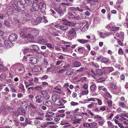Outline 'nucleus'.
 <instances>
[{"mask_svg": "<svg viewBox=\"0 0 128 128\" xmlns=\"http://www.w3.org/2000/svg\"><path fill=\"white\" fill-rule=\"evenodd\" d=\"M87 79V78L86 77H83L82 78L78 80L79 82H84V81L86 82Z\"/></svg>", "mask_w": 128, "mask_h": 128, "instance_id": "51", "label": "nucleus"}, {"mask_svg": "<svg viewBox=\"0 0 128 128\" xmlns=\"http://www.w3.org/2000/svg\"><path fill=\"white\" fill-rule=\"evenodd\" d=\"M33 78H31L28 81H24V83L26 85V87H28L29 86H32L34 85V82H33Z\"/></svg>", "mask_w": 128, "mask_h": 128, "instance_id": "5", "label": "nucleus"}, {"mask_svg": "<svg viewBox=\"0 0 128 128\" xmlns=\"http://www.w3.org/2000/svg\"><path fill=\"white\" fill-rule=\"evenodd\" d=\"M46 45L48 47L53 48H54V46L52 44H51L49 43H46Z\"/></svg>", "mask_w": 128, "mask_h": 128, "instance_id": "50", "label": "nucleus"}, {"mask_svg": "<svg viewBox=\"0 0 128 128\" xmlns=\"http://www.w3.org/2000/svg\"><path fill=\"white\" fill-rule=\"evenodd\" d=\"M73 64L74 67H78L81 66V63L75 61L74 62Z\"/></svg>", "mask_w": 128, "mask_h": 128, "instance_id": "20", "label": "nucleus"}, {"mask_svg": "<svg viewBox=\"0 0 128 128\" xmlns=\"http://www.w3.org/2000/svg\"><path fill=\"white\" fill-rule=\"evenodd\" d=\"M89 84H90V89L91 90L94 91L96 90V87L94 82H90Z\"/></svg>", "mask_w": 128, "mask_h": 128, "instance_id": "10", "label": "nucleus"}, {"mask_svg": "<svg viewBox=\"0 0 128 128\" xmlns=\"http://www.w3.org/2000/svg\"><path fill=\"white\" fill-rule=\"evenodd\" d=\"M54 114L52 112H49L46 113L45 116L46 117H52V116L54 115Z\"/></svg>", "mask_w": 128, "mask_h": 128, "instance_id": "29", "label": "nucleus"}, {"mask_svg": "<svg viewBox=\"0 0 128 128\" xmlns=\"http://www.w3.org/2000/svg\"><path fill=\"white\" fill-rule=\"evenodd\" d=\"M83 23L82 22L77 23L74 24V26L76 28H79L82 26Z\"/></svg>", "mask_w": 128, "mask_h": 128, "instance_id": "19", "label": "nucleus"}, {"mask_svg": "<svg viewBox=\"0 0 128 128\" xmlns=\"http://www.w3.org/2000/svg\"><path fill=\"white\" fill-rule=\"evenodd\" d=\"M20 2H18L17 3L18 4H24L26 3L25 0H19Z\"/></svg>", "mask_w": 128, "mask_h": 128, "instance_id": "47", "label": "nucleus"}, {"mask_svg": "<svg viewBox=\"0 0 128 128\" xmlns=\"http://www.w3.org/2000/svg\"><path fill=\"white\" fill-rule=\"evenodd\" d=\"M91 64L92 66H94L96 68H98L99 67V65L96 63H94L93 62H92Z\"/></svg>", "mask_w": 128, "mask_h": 128, "instance_id": "55", "label": "nucleus"}, {"mask_svg": "<svg viewBox=\"0 0 128 128\" xmlns=\"http://www.w3.org/2000/svg\"><path fill=\"white\" fill-rule=\"evenodd\" d=\"M24 15L26 17L28 18L30 17V14L27 12H24Z\"/></svg>", "mask_w": 128, "mask_h": 128, "instance_id": "63", "label": "nucleus"}, {"mask_svg": "<svg viewBox=\"0 0 128 128\" xmlns=\"http://www.w3.org/2000/svg\"><path fill=\"white\" fill-rule=\"evenodd\" d=\"M29 60L32 63L34 64H36L37 62V59L35 58H30Z\"/></svg>", "mask_w": 128, "mask_h": 128, "instance_id": "27", "label": "nucleus"}, {"mask_svg": "<svg viewBox=\"0 0 128 128\" xmlns=\"http://www.w3.org/2000/svg\"><path fill=\"white\" fill-rule=\"evenodd\" d=\"M22 29H21V31L20 32V35L22 37L25 38H26V34L24 31H23Z\"/></svg>", "mask_w": 128, "mask_h": 128, "instance_id": "22", "label": "nucleus"}, {"mask_svg": "<svg viewBox=\"0 0 128 128\" xmlns=\"http://www.w3.org/2000/svg\"><path fill=\"white\" fill-rule=\"evenodd\" d=\"M12 6L17 11H18V6H17L16 4H12Z\"/></svg>", "mask_w": 128, "mask_h": 128, "instance_id": "60", "label": "nucleus"}, {"mask_svg": "<svg viewBox=\"0 0 128 128\" xmlns=\"http://www.w3.org/2000/svg\"><path fill=\"white\" fill-rule=\"evenodd\" d=\"M82 87L85 90H88V84L86 83H84L82 86Z\"/></svg>", "mask_w": 128, "mask_h": 128, "instance_id": "52", "label": "nucleus"}, {"mask_svg": "<svg viewBox=\"0 0 128 128\" xmlns=\"http://www.w3.org/2000/svg\"><path fill=\"white\" fill-rule=\"evenodd\" d=\"M87 111L88 113L89 114L90 116H94V114L92 112L91 110L87 109Z\"/></svg>", "mask_w": 128, "mask_h": 128, "instance_id": "45", "label": "nucleus"}, {"mask_svg": "<svg viewBox=\"0 0 128 128\" xmlns=\"http://www.w3.org/2000/svg\"><path fill=\"white\" fill-rule=\"evenodd\" d=\"M26 3L27 5L28 6L31 5L32 2L31 0H26Z\"/></svg>", "mask_w": 128, "mask_h": 128, "instance_id": "44", "label": "nucleus"}, {"mask_svg": "<svg viewBox=\"0 0 128 128\" xmlns=\"http://www.w3.org/2000/svg\"><path fill=\"white\" fill-rule=\"evenodd\" d=\"M71 105L72 106H77L79 104L78 102H75L73 101H72L70 103Z\"/></svg>", "mask_w": 128, "mask_h": 128, "instance_id": "48", "label": "nucleus"}, {"mask_svg": "<svg viewBox=\"0 0 128 128\" xmlns=\"http://www.w3.org/2000/svg\"><path fill=\"white\" fill-rule=\"evenodd\" d=\"M34 124L36 126H39L40 124V121L36 120L34 121Z\"/></svg>", "mask_w": 128, "mask_h": 128, "instance_id": "57", "label": "nucleus"}, {"mask_svg": "<svg viewBox=\"0 0 128 128\" xmlns=\"http://www.w3.org/2000/svg\"><path fill=\"white\" fill-rule=\"evenodd\" d=\"M107 103L109 107H110L112 106V102L111 100L108 101Z\"/></svg>", "mask_w": 128, "mask_h": 128, "instance_id": "62", "label": "nucleus"}, {"mask_svg": "<svg viewBox=\"0 0 128 128\" xmlns=\"http://www.w3.org/2000/svg\"><path fill=\"white\" fill-rule=\"evenodd\" d=\"M99 35L101 38H105L109 35L108 33L104 32H100L99 33Z\"/></svg>", "mask_w": 128, "mask_h": 128, "instance_id": "11", "label": "nucleus"}, {"mask_svg": "<svg viewBox=\"0 0 128 128\" xmlns=\"http://www.w3.org/2000/svg\"><path fill=\"white\" fill-rule=\"evenodd\" d=\"M94 118H98V120H102V117L96 114L94 116Z\"/></svg>", "mask_w": 128, "mask_h": 128, "instance_id": "58", "label": "nucleus"}, {"mask_svg": "<svg viewBox=\"0 0 128 128\" xmlns=\"http://www.w3.org/2000/svg\"><path fill=\"white\" fill-rule=\"evenodd\" d=\"M110 87L112 89L114 90L116 89L117 88V86L113 83H112L110 84Z\"/></svg>", "mask_w": 128, "mask_h": 128, "instance_id": "43", "label": "nucleus"}, {"mask_svg": "<svg viewBox=\"0 0 128 128\" xmlns=\"http://www.w3.org/2000/svg\"><path fill=\"white\" fill-rule=\"evenodd\" d=\"M56 10L57 13L60 15L63 14H64V10L62 9L58 8L56 9Z\"/></svg>", "mask_w": 128, "mask_h": 128, "instance_id": "25", "label": "nucleus"}, {"mask_svg": "<svg viewBox=\"0 0 128 128\" xmlns=\"http://www.w3.org/2000/svg\"><path fill=\"white\" fill-rule=\"evenodd\" d=\"M119 29V27L116 26L115 25H114L112 26L111 29L112 31H114L117 30H118Z\"/></svg>", "mask_w": 128, "mask_h": 128, "instance_id": "30", "label": "nucleus"}, {"mask_svg": "<svg viewBox=\"0 0 128 128\" xmlns=\"http://www.w3.org/2000/svg\"><path fill=\"white\" fill-rule=\"evenodd\" d=\"M84 68H81L77 70L75 72H74V74L75 75H76L78 74L79 73V72H82L84 71Z\"/></svg>", "mask_w": 128, "mask_h": 128, "instance_id": "36", "label": "nucleus"}, {"mask_svg": "<svg viewBox=\"0 0 128 128\" xmlns=\"http://www.w3.org/2000/svg\"><path fill=\"white\" fill-rule=\"evenodd\" d=\"M32 24L34 25L38 24L37 22H36V19L32 20Z\"/></svg>", "mask_w": 128, "mask_h": 128, "instance_id": "64", "label": "nucleus"}, {"mask_svg": "<svg viewBox=\"0 0 128 128\" xmlns=\"http://www.w3.org/2000/svg\"><path fill=\"white\" fill-rule=\"evenodd\" d=\"M36 22L38 24L41 22H44L45 23L47 22H48L46 20V17L44 16L42 17H38L36 18Z\"/></svg>", "mask_w": 128, "mask_h": 128, "instance_id": "3", "label": "nucleus"}, {"mask_svg": "<svg viewBox=\"0 0 128 128\" xmlns=\"http://www.w3.org/2000/svg\"><path fill=\"white\" fill-rule=\"evenodd\" d=\"M60 28L62 30H66L68 29V27L66 26H60Z\"/></svg>", "mask_w": 128, "mask_h": 128, "instance_id": "33", "label": "nucleus"}, {"mask_svg": "<svg viewBox=\"0 0 128 128\" xmlns=\"http://www.w3.org/2000/svg\"><path fill=\"white\" fill-rule=\"evenodd\" d=\"M41 70V68L39 66H35L32 68V71L34 72L40 71Z\"/></svg>", "mask_w": 128, "mask_h": 128, "instance_id": "9", "label": "nucleus"}, {"mask_svg": "<svg viewBox=\"0 0 128 128\" xmlns=\"http://www.w3.org/2000/svg\"><path fill=\"white\" fill-rule=\"evenodd\" d=\"M62 102V100L58 98L56 101H55L54 104L56 105L62 106L64 104Z\"/></svg>", "mask_w": 128, "mask_h": 128, "instance_id": "12", "label": "nucleus"}, {"mask_svg": "<svg viewBox=\"0 0 128 128\" xmlns=\"http://www.w3.org/2000/svg\"><path fill=\"white\" fill-rule=\"evenodd\" d=\"M32 10L31 9L30 11L33 12L34 11H37L39 9V4L36 2H33L32 6Z\"/></svg>", "mask_w": 128, "mask_h": 128, "instance_id": "2", "label": "nucleus"}, {"mask_svg": "<svg viewBox=\"0 0 128 128\" xmlns=\"http://www.w3.org/2000/svg\"><path fill=\"white\" fill-rule=\"evenodd\" d=\"M108 59L105 58H102L101 60V61L102 62L105 64H106L108 63Z\"/></svg>", "mask_w": 128, "mask_h": 128, "instance_id": "37", "label": "nucleus"}, {"mask_svg": "<svg viewBox=\"0 0 128 128\" xmlns=\"http://www.w3.org/2000/svg\"><path fill=\"white\" fill-rule=\"evenodd\" d=\"M77 41L80 43L82 44L86 43L88 42L87 40H85L83 39H78L77 40Z\"/></svg>", "mask_w": 128, "mask_h": 128, "instance_id": "21", "label": "nucleus"}, {"mask_svg": "<svg viewBox=\"0 0 128 128\" xmlns=\"http://www.w3.org/2000/svg\"><path fill=\"white\" fill-rule=\"evenodd\" d=\"M23 4H20V6L19 4L18 5V10H20L22 11L24 10L25 9L23 5Z\"/></svg>", "mask_w": 128, "mask_h": 128, "instance_id": "35", "label": "nucleus"}, {"mask_svg": "<svg viewBox=\"0 0 128 128\" xmlns=\"http://www.w3.org/2000/svg\"><path fill=\"white\" fill-rule=\"evenodd\" d=\"M96 98H91L85 100L84 101L86 102V103H88L90 101L95 102L96 101L95 100Z\"/></svg>", "mask_w": 128, "mask_h": 128, "instance_id": "32", "label": "nucleus"}, {"mask_svg": "<svg viewBox=\"0 0 128 128\" xmlns=\"http://www.w3.org/2000/svg\"><path fill=\"white\" fill-rule=\"evenodd\" d=\"M10 40H6L4 41V43L6 47L8 48H10L12 46L13 44Z\"/></svg>", "mask_w": 128, "mask_h": 128, "instance_id": "7", "label": "nucleus"}, {"mask_svg": "<svg viewBox=\"0 0 128 128\" xmlns=\"http://www.w3.org/2000/svg\"><path fill=\"white\" fill-rule=\"evenodd\" d=\"M68 34L73 36L76 33V30L74 28H71L68 30Z\"/></svg>", "mask_w": 128, "mask_h": 128, "instance_id": "14", "label": "nucleus"}, {"mask_svg": "<svg viewBox=\"0 0 128 128\" xmlns=\"http://www.w3.org/2000/svg\"><path fill=\"white\" fill-rule=\"evenodd\" d=\"M74 72V70L72 69H68L66 72V74L68 76L72 74Z\"/></svg>", "mask_w": 128, "mask_h": 128, "instance_id": "26", "label": "nucleus"}, {"mask_svg": "<svg viewBox=\"0 0 128 128\" xmlns=\"http://www.w3.org/2000/svg\"><path fill=\"white\" fill-rule=\"evenodd\" d=\"M105 70H108L109 72H111L114 70V68L112 67H107L104 68Z\"/></svg>", "mask_w": 128, "mask_h": 128, "instance_id": "40", "label": "nucleus"}, {"mask_svg": "<svg viewBox=\"0 0 128 128\" xmlns=\"http://www.w3.org/2000/svg\"><path fill=\"white\" fill-rule=\"evenodd\" d=\"M84 48L82 47L78 48L77 50L78 52L80 54L83 53L84 51Z\"/></svg>", "mask_w": 128, "mask_h": 128, "instance_id": "41", "label": "nucleus"}, {"mask_svg": "<svg viewBox=\"0 0 128 128\" xmlns=\"http://www.w3.org/2000/svg\"><path fill=\"white\" fill-rule=\"evenodd\" d=\"M83 126L84 127H86L88 128H90L91 126L89 124L84 123L83 124Z\"/></svg>", "mask_w": 128, "mask_h": 128, "instance_id": "46", "label": "nucleus"}, {"mask_svg": "<svg viewBox=\"0 0 128 128\" xmlns=\"http://www.w3.org/2000/svg\"><path fill=\"white\" fill-rule=\"evenodd\" d=\"M88 93V90H84L82 91L81 94L82 95H87Z\"/></svg>", "mask_w": 128, "mask_h": 128, "instance_id": "38", "label": "nucleus"}, {"mask_svg": "<svg viewBox=\"0 0 128 128\" xmlns=\"http://www.w3.org/2000/svg\"><path fill=\"white\" fill-rule=\"evenodd\" d=\"M26 38H27L29 42H34V40L33 36L30 34H26Z\"/></svg>", "mask_w": 128, "mask_h": 128, "instance_id": "4", "label": "nucleus"}, {"mask_svg": "<svg viewBox=\"0 0 128 128\" xmlns=\"http://www.w3.org/2000/svg\"><path fill=\"white\" fill-rule=\"evenodd\" d=\"M42 101V98H40L39 99H36V102L39 103H41Z\"/></svg>", "mask_w": 128, "mask_h": 128, "instance_id": "59", "label": "nucleus"}, {"mask_svg": "<svg viewBox=\"0 0 128 128\" xmlns=\"http://www.w3.org/2000/svg\"><path fill=\"white\" fill-rule=\"evenodd\" d=\"M38 31L35 29L33 30L32 31V34L35 36L38 35Z\"/></svg>", "mask_w": 128, "mask_h": 128, "instance_id": "42", "label": "nucleus"}, {"mask_svg": "<svg viewBox=\"0 0 128 128\" xmlns=\"http://www.w3.org/2000/svg\"><path fill=\"white\" fill-rule=\"evenodd\" d=\"M98 90L102 92H104L105 93L107 91L106 89L103 86H98Z\"/></svg>", "mask_w": 128, "mask_h": 128, "instance_id": "16", "label": "nucleus"}, {"mask_svg": "<svg viewBox=\"0 0 128 128\" xmlns=\"http://www.w3.org/2000/svg\"><path fill=\"white\" fill-rule=\"evenodd\" d=\"M30 47L31 48V49L35 52L37 51L39 49L38 46L36 45H32Z\"/></svg>", "mask_w": 128, "mask_h": 128, "instance_id": "17", "label": "nucleus"}, {"mask_svg": "<svg viewBox=\"0 0 128 128\" xmlns=\"http://www.w3.org/2000/svg\"><path fill=\"white\" fill-rule=\"evenodd\" d=\"M103 74L102 71L100 69H98L96 70V73L94 74V75L96 76H101Z\"/></svg>", "mask_w": 128, "mask_h": 128, "instance_id": "13", "label": "nucleus"}, {"mask_svg": "<svg viewBox=\"0 0 128 128\" xmlns=\"http://www.w3.org/2000/svg\"><path fill=\"white\" fill-rule=\"evenodd\" d=\"M52 34L53 36H58L59 35L58 33V31L56 29H54L53 31L52 32Z\"/></svg>", "mask_w": 128, "mask_h": 128, "instance_id": "34", "label": "nucleus"}, {"mask_svg": "<svg viewBox=\"0 0 128 128\" xmlns=\"http://www.w3.org/2000/svg\"><path fill=\"white\" fill-rule=\"evenodd\" d=\"M88 24H86L81 29V31L82 32H84L88 29Z\"/></svg>", "mask_w": 128, "mask_h": 128, "instance_id": "31", "label": "nucleus"}, {"mask_svg": "<svg viewBox=\"0 0 128 128\" xmlns=\"http://www.w3.org/2000/svg\"><path fill=\"white\" fill-rule=\"evenodd\" d=\"M48 76L46 75H44L43 76L40 78V79L42 80H46L48 78Z\"/></svg>", "mask_w": 128, "mask_h": 128, "instance_id": "54", "label": "nucleus"}, {"mask_svg": "<svg viewBox=\"0 0 128 128\" xmlns=\"http://www.w3.org/2000/svg\"><path fill=\"white\" fill-rule=\"evenodd\" d=\"M96 100L98 102V105L100 106L102 104V102L101 100L98 99L97 98H96Z\"/></svg>", "mask_w": 128, "mask_h": 128, "instance_id": "61", "label": "nucleus"}, {"mask_svg": "<svg viewBox=\"0 0 128 128\" xmlns=\"http://www.w3.org/2000/svg\"><path fill=\"white\" fill-rule=\"evenodd\" d=\"M18 112L19 114L23 116H24L25 115V111L22 110L21 108H19L18 109Z\"/></svg>", "mask_w": 128, "mask_h": 128, "instance_id": "18", "label": "nucleus"}, {"mask_svg": "<svg viewBox=\"0 0 128 128\" xmlns=\"http://www.w3.org/2000/svg\"><path fill=\"white\" fill-rule=\"evenodd\" d=\"M83 117L82 116L79 115L76 116L74 117V118L72 119V123L75 124L76 123L79 124L82 120V119Z\"/></svg>", "mask_w": 128, "mask_h": 128, "instance_id": "1", "label": "nucleus"}, {"mask_svg": "<svg viewBox=\"0 0 128 128\" xmlns=\"http://www.w3.org/2000/svg\"><path fill=\"white\" fill-rule=\"evenodd\" d=\"M40 93L43 96H45L46 95L48 94V93L46 91L42 90L40 91Z\"/></svg>", "mask_w": 128, "mask_h": 128, "instance_id": "53", "label": "nucleus"}, {"mask_svg": "<svg viewBox=\"0 0 128 128\" xmlns=\"http://www.w3.org/2000/svg\"><path fill=\"white\" fill-rule=\"evenodd\" d=\"M44 104L47 106L50 107L52 106V103L50 101H48L45 102Z\"/></svg>", "mask_w": 128, "mask_h": 128, "instance_id": "39", "label": "nucleus"}, {"mask_svg": "<svg viewBox=\"0 0 128 128\" xmlns=\"http://www.w3.org/2000/svg\"><path fill=\"white\" fill-rule=\"evenodd\" d=\"M48 42V40L46 39L40 40L38 41V42L39 44L45 45H46V43Z\"/></svg>", "mask_w": 128, "mask_h": 128, "instance_id": "15", "label": "nucleus"}, {"mask_svg": "<svg viewBox=\"0 0 128 128\" xmlns=\"http://www.w3.org/2000/svg\"><path fill=\"white\" fill-rule=\"evenodd\" d=\"M39 9L42 12H44L46 8V6L44 4L43 2H40L39 3Z\"/></svg>", "mask_w": 128, "mask_h": 128, "instance_id": "8", "label": "nucleus"}, {"mask_svg": "<svg viewBox=\"0 0 128 128\" xmlns=\"http://www.w3.org/2000/svg\"><path fill=\"white\" fill-rule=\"evenodd\" d=\"M94 103H91L87 106L88 107L90 108H94Z\"/></svg>", "mask_w": 128, "mask_h": 128, "instance_id": "49", "label": "nucleus"}, {"mask_svg": "<svg viewBox=\"0 0 128 128\" xmlns=\"http://www.w3.org/2000/svg\"><path fill=\"white\" fill-rule=\"evenodd\" d=\"M50 11L52 16H54L56 18L58 17V14L54 10H51Z\"/></svg>", "mask_w": 128, "mask_h": 128, "instance_id": "23", "label": "nucleus"}, {"mask_svg": "<svg viewBox=\"0 0 128 128\" xmlns=\"http://www.w3.org/2000/svg\"><path fill=\"white\" fill-rule=\"evenodd\" d=\"M71 22L70 21L64 23L63 24L64 25H65V26H70L71 25Z\"/></svg>", "mask_w": 128, "mask_h": 128, "instance_id": "56", "label": "nucleus"}, {"mask_svg": "<svg viewBox=\"0 0 128 128\" xmlns=\"http://www.w3.org/2000/svg\"><path fill=\"white\" fill-rule=\"evenodd\" d=\"M103 118H102V120H97V121L98 123V125L100 126H102L104 124V121L103 119Z\"/></svg>", "mask_w": 128, "mask_h": 128, "instance_id": "28", "label": "nucleus"}, {"mask_svg": "<svg viewBox=\"0 0 128 128\" xmlns=\"http://www.w3.org/2000/svg\"><path fill=\"white\" fill-rule=\"evenodd\" d=\"M119 106L121 108H126V106L124 103L122 102L119 101L118 102Z\"/></svg>", "mask_w": 128, "mask_h": 128, "instance_id": "24", "label": "nucleus"}, {"mask_svg": "<svg viewBox=\"0 0 128 128\" xmlns=\"http://www.w3.org/2000/svg\"><path fill=\"white\" fill-rule=\"evenodd\" d=\"M17 35L14 34H10L8 37L9 40L11 42H13L16 40L17 38Z\"/></svg>", "mask_w": 128, "mask_h": 128, "instance_id": "6", "label": "nucleus"}]
</instances>
